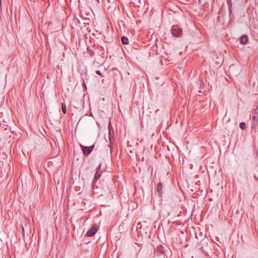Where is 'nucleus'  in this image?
Listing matches in <instances>:
<instances>
[{
	"label": "nucleus",
	"instance_id": "nucleus-1",
	"mask_svg": "<svg viewBox=\"0 0 258 258\" xmlns=\"http://www.w3.org/2000/svg\"><path fill=\"white\" fill-rule=\"evenodd\" d=\"M171 31L172 34L175 37H179L182 33V29L176 25H173Z\"/></svg>",
	"mask_w": 258,
	"mask_h": 258
},
{
	"label": "nucleus",
	"instance_id": "nucleus-2",
	"mask_svg": "<svg viewBox=\"0 0 258 258\" xmlns=\"http://www.w3.org/2000/svg\"><path fill=\"white\" fill-rule=\"evenodd\" d=\"M98 230L97 225L93 224L91 229H90L86 233V236L88 237H91L95 235Z\"/></svg>",
	"mask_w": 258,
	"mask_h": 258
},
{
	"label": "nucleus",
	"instance_id": "nucleus-3",
	"mask_svg": "<svg viewBox=\"0 0 258 258\" xmlns=\"http://www.w3.org/2000/svg\"><path fill=\"white\" fill-rule=\"evenodd\" d=\"M80 147L84 154L85 155H88L89 154H90L93 149V146L86 147L81 145Z\"/></svg>",
	"mask_w": 258,
	"mask_h": 258
},
{
	"label": "nucleus",
	"instance_id": "nucleus-4",
	"mask_svg": "<svg viewBox=\"0 0 258 258\" xmlns=\"http://www.w3.org/2000/svg\"><path fill=\"white\" fill-rule=\"evenodd\" d=\"M108 134H109V139L111 141V137H113V135L114 134V132L113 128L110 124V123L108 124Z\"/></svg>",
	"mask_w": 258,
	"mask_h": 258
},
{
	"label": "nucleus",
	"instance_id": "nucleus-5",
	"mask_svg": "<svg viewBox=\"0 0 258 258\" xmlns=\"http://www.w3.org/2000/svg\"><path fill=\"white\" fill-rule=\"evenodd\" d=\"M239 39L240 42L242 44H244L247 42L248 40V37L246 35H243Z\"/></svg>",
	"mask_w": 258,
	"mask_h": 258
},
{
	"label": "nucleus",
	"instance_id": "nucleus-6",
	"mask_svg": "<svg viewBox=\"0 0 258 258\" xmlns=\"http://www.w3.org/2000/svg\"><path fill=\"white\" fill-rule=\"evenodd\" d=\"M101 174L98 173V171H96L93 180V183H95L99 178H100Z\"/></svg>",
	"mask_w": 258,
	"mask_h": 258
},
{
	"label": "nucleus",
	"instance_id": "nucleus-7",
	"mask_svg": "<svg viewBox=\"0 0 258 258\" xmlns=\"http://www.w3.org/2000/svg\"><path fill=\"white\" fill-rule=\"evenodd\" d=\"M162 185L161 182H159L157 185V191L160 196H161L162 194Z\"/></svg>",
	"mask_w": 258,
	"mask_h": 258
},
{
	"label": "nucleus",
	"instance_id": "nucleus-8",
	"mask_svg": "<svg viewBox=\"0 0 258 258\" xmlns=\"http://www.w3.org/2000/svg\"><path fill=\"white\" fill-rule=\"evenodd\" d=\"M121 41L123 44H127L128 43V39L126 36H122L121 38Z\"/></svg>",
	"mask_w": 258,
	"mask_h": 258
},
{
	"label": "nucleus",
	"instance_id": "nucleus-9",
	"mask_svg": "<svg viewBox=\"0 0 258 258\" xmlns=\"http://www.w3.org/2000/svg\"><path fill=\"white\" fill-rule=\"evenodd\" d=\"M227 5L228 6V9H229V15L230 16L231 15V13H232V2L230 1V2H227Z\"/></svg>",
	"mask_w": 258,
	"mask_h": 258
},
{
	"label": "nucleus",
	"instance_id": "nucleus-10",
	"mask_svg": "<svg viewBox=\"0 0 258 258\" xmlns=\"http://www.w3.org/2000/svg\"><path fill=\"white\" fill-rule=\"evenodd\" d=\"M258 121V115L253 116V126L255 125Z\"/></svg>",
	"mask_w": 258,
	"mask_h": 258
},
{
	"label": "nucleus",
	"instance_id": "nucleus-11",
	"mask_svg": "<svg viewBox=\"0 0 258 258\" xmlns=\"http://www.w3.org/2000/svg\"><path fill=\"white\" fill-rule=\"evenodd\" d=\"M61 109L62 111L64 114L66 113L67 109H66V106L64 103H61Z\"/></svg>",
	"mask_w": 258,
	"mask_h": 258
},
{
	"label": "nucleus",
	"instance_id": "nucleus-12",
	"mask_svg": "<svg viewBox=\"0 0 258 258\" xmlns=\"http://www.w3.org/2000/svg\"><path fill=\"white\" fill-rule=\"evenodd\" d=\"M239 127L242 130L245 129V128H246V124H245V123L244 122H240V124H239Z\"/></svg>",
	"mask_w": 258,
	"mask_h": 258
},
{
	"label": "nucleus",
	"instance_id": "nucleus-13",
	"mask_svg": "<svg viewBox=\"0 0 258 258\" xmlns=\"http://www.w3.org/2000/svg\"><path fill=\"white\" fill-rule=\"evenodd\" d=\"M96 74L98 75H99V76L101 75V72L99 71H96Z\"/></svg>",
	"mask_w": 258,
	"mask_h": 258
},
{
	"label": "nucleus",
	"instance_id": "nucleus-14",
	"mask_svg": "<svg viewBox=\"0 0 258 258\" xmlns=\"http://www.w3.org/2000/svg\"><path fill=\"white\" fill-rule=\"evenodd\" d=\"M257 113H258V109H257V108H256V109H255V111H254V114H255V115H256V114Z\"/></svg>",
	"mask_w": 258,
	"mask_h": 258
},
{
	"label": "nucleus",
	"instance_id": "nucleus-15",
	"mask_svg": "<svg viewBox=\"0 0 258 258\" xmlns=\"http://www.w3.org/2000/svg\"><path fill=\"white\" fill-rule=\"evenodd\" d=\"M100 167H101V164H100L99 165L98 167L97 168V169H97V171H98V170H100Z\"/></svg>",
	"mask_w": 258,
	"mask_h": 258
},
{
	"label": "nucleus",
	"instance_id": "nucleus-16",
	"mask_svg": "<svg viewBox=\"0 0 258 258\" xmlns=\"http://www.w3.org/2000/svg\"><path fill=\"white\" fill-rule=\"evenodd\" d=\"M226 1H227V2H230V1H231V0H226Z\"/></svg>",
	"mask_w": 258,
	"mask_h": 258
},
{
	"label": "nucleus",
	"instance_id": "nucleus-17",
	"mask_svg": "<svg viewBox=\"0 0 258 258\" xmlns=\"http://www.w3.org/2000/svg\"><path fill=\"white\" fill-rule=\"evenodd\" d=\"M83 84H84V86L86 87V84H85L84 82L83 83Z\"/></svg>",
	"mask_w": 258,
	"mask_h": 258
}]
</instances>
